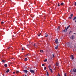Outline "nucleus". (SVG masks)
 <instances>
[{"label":"nucleus","instance_id":"37","mask_svg":"<svg viewBox=\"0 0 76 76\" xmlns=\"http://www.w3.org/2000/svg\"><path fill=\"white\" fill-rule=\"evenodd\" d=\"M34 47H35V44H34Z\"/></svg>","mask_w":76,"mask_h":76},{"label":"nucleus","instance_id":"36","mask_svg":"<svg viewBox=\"0 0 76 76\" xmlns=\"http://www.w3.org/2000/svg\"><path fill=\"white\" fill-rule=\"evenodd\" d=\"M22 50H23V48H22Z\"/></svg>","mask_w":76,"mask_h":76},{"label":"nucleus","instance_id":"13","mask_svg":"<svg viewBox=\"0 0 76 76\" xmlns=\"http://www.w3.org/2000/svg\"><path fill=\"white\" fill-rule=\"evenodd\" d=\"M27 60H28V59L27 58H25L24 61H27Z\"/></svg>","mask_w":76,"mask_h":76},{"label":"nucleus","instance_id":"44","mask_svg":"<svg viewBox=\"0 0 76 76\" xmlns=\"http://www.w3.org/2000/svg\"><path fill=\"white\" fill-rule=\"evenodd\" d=\"M28 54H27V55H26V56H28Z\"/></svg>","mask_w":76,"mask_h":76},{"label":"nucleus","instance_id":"18","mask_svg":"<svg viewBox=\"0 0 76 76\" xmlns=\"http://www.w3.org/2000/svg\"><path fill=\"white\" fill-rule=\"evenodd\" d=\"M50 67H51V65H49L48 66V68L49 69H50Z\"/></svg>","mask_w":76,"mask_h":76},{"label":"nucleus","instance_id":"2","mask_svg":"<svg viewBox=\"0 0 76 76\" xmlns=\"http://www.w3.org/2000/svg\"><path fill=\"white\" fill-rule=\"evenodd\" d=\"M70 28V25H69L67 27V28H66L65 29H64V30L63 31H64V32H67V29H68V28Z\"/></svg>","mask_w":76,"mask_h":76},{"label":"nucleus","instance_id":"25","mask_svg":"<svg viewBox=\"0 0 76 76\" xmlns=\"http://www.w3.org/2000/svg\"><path fill=\"white\" fill-rule=\"evenodd\" d=\"M66 75H67V74L66 73L64 74V76H67Z\"/></svg>","mask_w":76,"mask_h":76},{"label":"nucleus","instance_id":"7","mask_svg":"<svg viewBox=\"0 0 76 76\" xmlns=\"http://www.w3.org/2000/svg\"><path fill=\"white\" fill-rule=\"evenodd\" d=\"M58 45H57L56 46V47L55 48V49L56 50H57V49H58Z\"/></svg>","mask_w":76,"mask_h":76},{"label":"nucleus","instance_id":"34","mask_svg":"<svg viewBox=\"0 0 76 76\" xmlns=\"http://www.w3.org/2000/svg\"><path fill=\"white\" fill-rule=\"evenodd\" d=\"M26 46L27 47H28L29 46V45H27Z\"/></svg>","mask_w":76,"mask_h":76},{"label":"nucleus","instance_id":"11","mask_svg":"<svg viewBox=\"0 0 76 76\" xmlns=\"http://www.w3.org/2000/svg\"><path fill=\"white\" fill-rule=\"evenodd\" d=\"M23 71L24 72H25V73H28L27 70H24Z\"/></svg>","mask_w":76,"mask_h":76},{"label":"nucleus","instance_id":"41","mask_svg":"<svg viewBox=\"0 0 76 76\" xmlns=\"http://www.w3.org/2000/svg\"><path fill=\"white\" fill-rule=\"evenodd\" d=\"M39 35H41V34H40Z\"/></svg>","mask_w":76,"mask_h":76},{"label":"nucleus","instance_id":"9","mask_svg":"<svg viewBox=\"0 0 76 76\" xmlns=\"http://www.w3.org/2000/svg\"><path fill=\"white\" fill-rule=\"evenodd\" d=\"M9 71H10V70H9V69H8L6 71V73H9Z\"/></svg>","mask_w":76,"mask_h":76},{"label":"nucleus","instance_id":"32","mask_svg":"<svg viewBox=\"0 0 76 76\" xmlns=\"http://www.w3.org/2000/svg\"><path fill=\"white\" fill-rule=\"evenodd\" d=\"M45 66V65H44V64H42V66Z\"/></svg>","mask_w":76,"mask_h":76},{"label":"nucleus","instance_id":"1","mask_svg":"<svg viewBox=\"0 0 76 76\" xmlns=\"http://www.w3.org/2000/svg\"><path fill=\"white\" fill-rule=\"evenodd\" d=\"M72 45V43L71 42H68L67 43L66 45L67 47H71Z\"/></svg>","mask_w":76,"mask_h":76},{"label":"nucleus","instance_id":"14","mask_svg":"<svg viewBox=\"0 0 76 76\" xmlns=\"http://www.w3.org/2000/svg\"><path fill=\"white\" fill-rule=\"evenodd\" d=\"M47 61V59H45V60H44V62H46Z\"/></svg>","mask_w":76,"mask_h":76},{"label":"nucleus","instance_id":"40","mask_svg":"<svg viewBox=\"0 0 76 76\" xmlns=\"http://www.w3.org/2000/svg\"><path fill=\"white\" fill-rule=\"evenodd\" d=\"M71 32H72V31H70L69 32V34H70Z\"/></svg>","mask_w":76,"mask_h":76},{"label":"nucleus","instance_id":"6","mask_svg":"<svg viewBox=\"0 0 76 76\" xmlns=\"http://www.w3.org/2000/svg\"><path fill=\"white\" fill-rule=\"evenodd\" d=\"M74 37V36L72 35L71 37L70 38L71 39H73V38Z\"/></svg>","mask_w":76,"mask_h":76},{"label":"nucleus","instance_id":"20","mask_svg":"<svg viewBox=\"0 0 76 76\" xmlns=\"http://www.w3.org/2000/svg\"><path fill=\"white\" fill-rule=\"evenodd\" d=\"M73 15L72 14H71L70 15V16L72 18V17H73Z\"/></svg>","mask_w":76,"mask_h":76},{"label":"nucleus","instance_id":"29","mask_svg":"<svg viewBox=\"0 0 76 76\" xmlns=\"http://www.w3.org/2000/svg\"><path fill=\"white\" fill-rule=\"evenodd\" d=\"M52 56L53 57H54V54H53Z\"/></svg>","mask_w":76,"mask_h":76},{"label":"nucleus","instance_id":"39","mask_svg":"<svg viewBox=\"0 0 76 76\" xmlns=\"http://www.w3.org/2000/svg\"><path fill=\"white\" fill-rule=\"evenodd\" d=\"M38 37H40V35H38Z\"/></svg>","mask_w":76,"mask_h":76},{"label":"nucleus","instance_id":"27","mask_svg":"<svg viewBox=\"0 0 76 76\" xmlns=\"http://www.w3.org/2000/svg\"><path fill=\"white\" fill-rule=\"evenodd\" d=\"M1 23H2V24L4 23V22H3V21H2L1 22Z\"/></svg>","mask_w":76,"mask_h":76},{"label":"nucleus","instance_id":"24","mask_svg":"<svg viewBox=\"0 0 76 76\" xmlns=\"http://www.w3.org/2000/svg\"><path fill=\"white\" fill-rule=\"evenodd\" d=\"M48 34H47V35H45V37H48Z\"/></svg>","mask_w":76,"mask_h":76},{"label":"nucleus","instance_id":"15","mask_svg":"<svg viewBox=\"0 0 76 76\" xmlns=\"http://www.w3.org/2000/svg\"><path fill=\"white\" fill-rule=\"evenodd\" d=\"M4 66L5 67H7V65L6 64H5Z\"/></svg>","mask_w":76,"mask_h":76},{"label":"nucleus","instance_id":"12","mask_svg":"<svg viewBox=\"0 0 76 76\" xmlns=\"http://www.w3.org/2000/svg\"><path fill=\"white\" fill-rule=\"evenodd\" d=\"M50 70V72H51V73H53V70H52V69H49Z\"/></svg>","mask_w":76,"mask_h":76},{"label":"nucleus","instance_id":"30","mask_svg":"<svg viewBox=\"0 0 76 76\" xmlns=\"http://www.w3.org/2000/svg\"><path fill=\"white\" fill-rule=\"evenodd\" d=\"M44 70H46V67H45L44 68Z\"/></svg>","mask_w":76,"mask_h":76},{"label":"nucleus","instance_id":"35","mask_svg":"<svg viewBox=\"0 0 76 76\" xmlns=\"http://www.w3.org/2000/svg\"><path fill=\"white\" fill-rule=\"evenodd\" d=\"M57 76H60V75L59 74H58V75Z\"/></svg>","mask_w":76,"mask_h":76},{"label":"nucleus","instance_id":"22","mask_svg":"<svg viewBox=\"0 0 76 76\" xmlns=\"http://www.w3.org/2000/svg\"><path fill=\"white\" fill-rule=\"evenodd\" d=\"M64 4V3H63L62 2L61 3V6H62V5H63Z\"/></svg>","mask_w":76,"mask_h":76},{"label":"nucleus","instance_id":"4","mask_svg":"<svg viewBox=\"0 0 76 76\" xmlns=\"http://www.w3.org/2000/svg\"><path fill=\"white\" fill-rule=\"evenodd\" d=\"M30 72H31V73H34V72H35V71L34 70H32V69H30Z\"/></svg>","mask_w":76,"mask_h":76},{"label":"nucleus","instance_id":"28","mask_svg":"<svg viewBox=\"0 0 76 76\" xmlns=\"http://www.w3.org/2000/svg\"><path fill=\"white\" fill-rule=\"evenodd\" d=\"M69 19H71L72 18V17L71 16H70V17H69Z\"/></svg>","mask_w":76,"mask_h":76},{"label":"nucleus","instance_id":"3","mask_svg":"<svg viewBox=\"0 0 76 76\" xmlns=\"http://www.w3.org/2000/svg\"><path fill=\"white\" fill-rule=\"evenodd\" d=\"M55 43H56V44H58V39H56Z\"/></svg>","mask_w":76,"mask_h":76},{"label":"nucleus","instance_id":"19","mask_svg":"<svg viewBox=\"0 0 76 76\" xmlns=\"http://www.w3.org/2000/svg\"><path fill=\"white\" fill-rule=\"evenodd\" d=\"M76 19V17H75L73 19V20H75Z\"/></svg>","mask_w":76,"mask_h":76},{"label":"nucleus","instance_id":"45","mask_svg":"<svg viewBox=\"0 0 76 76\" xmlns=\"http://www.w3.org/2000/svg\"><path fill=\"white\" fill-rule=\"evenodd\" d=\"M25 76H27L26 75H25Z\"/></svg>","mask_w":76,"mask_h":76},{"label":"nucleus","instance_id":"38","mask_svg":"<svg viewBox=\"0 0 76 76\" xmlns=\"http://www.w3.org/2000/svg\"><path fill=\"white\" fill-rule=\"evenodd\" d=\"M13 73L14 74H15V72H13Z\"/></svg>","mask_w":76,"mask_h":76},{"label":"nucleus","instance_id":"48","mask_svg":"<svg viewBox=\"0 0 76 76\" xmlns=\"http://www.w3.org/2000/svg\"><path fill=\"white\" fill-rule=\"evenodd\" d=\"M23 76H24V75H23Z\"/></svg>","mask_w":76,"mask_h":76},{"label":"nucleus","instance_id":"16","mask_svg":"<svg viewBox=\"0 0 76 76\" xmlns=\"http://www.w3.org/2000/svg\"><path fill=\"white\" fill-rule=\"evenodd\" d=\"M2 63H4L5 62V61H4V60H2Z\"/></svg>","mask_w":76,"mask_h":76},{"label":"nucleus","instance_id":"47","mask_svg":"<svg viewBox=\"0 0 76 76\" xmlns=\"http://www.w3.org/2000/svg\"><path fill=\"white\" fill-rule=\"evenodd\" d=\"M3 76H4V75H3Z\"/></svg>","mask_w":76,"mask_h":76},{"label":"nucleus","instance_id":"8","mask_svg":"<svg viewBox=\"0 0 76 76\" xmlns=\"http://www.w3.org/2000/svg\"><path fill=\"white\" fill-rule=\"evenodd\" d=\"M73 72H75V73H76V69H73Z\"/></svg>","mask_w":76,"mask_h":76},{"label":"nucleus","instance_id":"26","mask_svg":"<svg viewBox=\"0 0 76 76\" xmlns=\"http://www.w3.org/2000/svg\"><path fill=\"white\" fill-rule=\"evenodd\" d=\"M56 65L57 66H58V63H56Z\"/></svg>","mask_w":76,"mask_h":76},{"label":"nucleus","instance_id":"31","mask_svg":"<svg viewBox=\"0 0 76 76\" xmlns=\"http://www.w3.org/2000/svg\"><path fill=\"white\" fill-rule=\"evenodd\" d=\"M58 6H60V4L58 3Z\"/></svg>","mask_w":76,"mask_h":76},{"label":"nucleus","instance_id":"43","mask_svg":"<svg viewBox=\"0 0 76 76\" xmlns=\"http://www.w3.org/2000/svg\"><path fill=\"white\" fill-rule=\"evenodd\" d=\"M74 34H75V35L76 34V33H74Z\"/></svg>","mask_w":76,"mask_h":76},{"label":"nucleus","instance_id":"33","mask_svg":"<svg viewBox=\"0 0 76 76\" xmlns=\"http://www.w3.org/2000/svg\"><path fill=\"white\" fill-rule=\"evenodd\" d=\"M75 6H76V2H75Z\"/></svg>","mask_w":76,"mask_h":76},{"label":"nucleus","instance_id":"17","mask_svg":"<svg viewBox=\"0 0 76 76\" xmlns=\"http://www.w3.org/2000/svg\"><path fill=\"white\" fill-rule=\"evenodd\" d=\"M40 53H42V52H43L44 51H43V50H40Z\"/></svg>","mask_w":76,"mask_h":76},{"label":"nucleus","instance_id":"46","mask_svg":"<svg viewBox=\"0 0 76 76\" xmlns=\"http://www.w3.org/2000/svg\"><path fill=\"white\" fill-rule=\"evenodd\" d=\"M45 35H47V33H45Z\"/></svg>","mask_w":76,"mask_h":76},{"label":"nucleus","instance_id":"42","mask_svg":"<svg viewBox=\"0 0 76 76\" xmlns=\"http://www.w3.org/2000/svg\"><path fill=\"white\" fill-rule=\"evenodd\" d=\"M10 47H9L8 48V49H9V48H10Z\"/></svg>","mask_w":76,"mask_h":76},{"label":"nucleus","instance_id":"5","mask_svg":"<svg viewBox=\"0 0 76 76\" xmlns=\"http://www.w3.org/2000/svg\"><path fill=\"white\" fill-rule=\"evenodd\" d=\"M71 57L72 58V60H73V59H74V57H73V55H71Z\"/></svg>","mask_w":76,"mask_h":76},{"label":"nucleus","instance_id":"10","mask_svg":"<svg viewBox=\"0 0 76 76\" xmlns=\"http://www.w3.org/2000/svg\"><path fill=\"white\" fill-rule=\"evenodd\" d=\"M60 27L58 26V27L57 28V30L58 31H59V30L60 29Z\"/></svg>","mask_w":76,"mask_h":76},{"label":"nucleus","instance_id":"23","mask_svg":"<svg viewBox=\"0 0 76 76\" xmlns=\"http://www.w3.org/2000/svg\"><path fill=\"white\" fill-rule=\"evenodd\" d=\"M16 73H18L19 72V71H17L16 72Z\"/></svg>","mask_w":76,"mask_h":76},{"label":"nucleus","instance_id":"21","mask_svg":"<svg viewBox=\"0 0 76 76\" xmlns=\"http://www.w3.org/2000/svg\"><path fill=\"white\" fill-rule=\"evenodd\" d=\"M47 76H48L49 74H48V71H47Z\"/></svg>","mask_w":76,"mask_h":76}]
</instances>
